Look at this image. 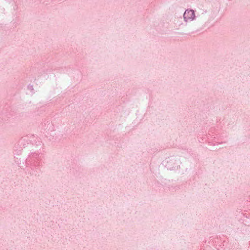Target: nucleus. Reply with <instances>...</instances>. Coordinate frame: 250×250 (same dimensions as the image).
Returning a JSON list of instances; mask_svg holds the SVG:
<instances>
[{
  "label": "nucleus",
  "instance_id": "f257e3e1",
  "mask_svg": "<svg viewBox=\"0 0 250 250\" xmlns=\"http://www.w3.org/2000/svg\"><path fill=\"white\" fill-rule=\"evenodd\" d=\"M194 17V12L193 10H186L184 14V18L187 21L193 19Z\"/></svg>",
  "mask_w": 250,
  "mask_h": 250
}]
</instances>
